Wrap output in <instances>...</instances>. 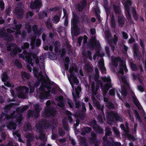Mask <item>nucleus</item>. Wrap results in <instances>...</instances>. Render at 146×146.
<instances>
[{"instance_id": "1", "label": "nucleus", "mask_w": 146, "mask_h": 146, "mask_svg": "<svg viewBox=\"0 0 146 146\" xmlns=\"http://www.w3.org/2000/svg\"><path fill=\"white\" fill-rule=\"evenodd\" d=\"M33 70L35 76L39 81H42L44 84L39 88V97L42 99H46L50 96V88L49 86H45L46 80L41 73V71H39L36 68H34Z\"/></svg>"}, {"instance_id": "2", "label": "nucleus", "mask_w": 146, "mask_h": 146, "mask_svg": "<svg viewBox=\"0 0 146 146\" xmlns=\"http://www.w3.org/2000/svg\"><path fill=\"white\" fill-rule=\"evenodd\" d=\"M77 71V69L75 67L72 66L70 67L69 70V72L70 73V76H68V78L70 84L74 90V88H75L76 96L73 92H72V95L74 98V100L75 102L76 107V108H78L80 106L79 102H77L76 100L77 98H79V92L81 90V88L79 86H77V88H76L79 83V81L76 77L74 76L75 72Z\"/></svg>"}, {"instance_id": "3", "label": "nucleus", "mask_w": 146, "mask_h": 146, "mask_svg": "<svg viewBox=\"0 0 146 146\" xmlns=\"http://www.w3.org/2000/svg\"><path fill=\"white\" fill-rule=\"evenodd\" d=\"M112 60L113 65L117 66L118 63L119 64V70L117 73V76L120 82H122L126 87H128V85L126 81V78L123 75V70L126 72L128 71L125 67V62L118 57L112 58Z\"/></svg>"}, {"instance_id": "4", "label": "nucleus", "mask_w": 146, "mask_h": 146, "mask_svg": "<svg viewBox=\"0 0 146 146\" xmlns=\"http://www.w3.org/2000/svg\"><path fill=\"white\" fill-rule=\"evenodd\" d=\"M21 27V25H18L15 26V28H12L13 31H12L10 29H7V33H6L4 32V30L3 29H0V37H4L5 39L8 40L10 41L13 39V37L11 35L10 33L13 32L15 31H16V35L17 37L19 35H20L21 36H23V37L25 36V33H24L22 34L19 31Z\"/></svg>"}, {"instance_id": "5", "label": "nucleus", "mask_w": 146, "mask_h": 146, "mask_svg": "<svg viewBox=\"0 0 146 146\" xmlns=\"http://www.w3.org/2000/svg\"><path fill=\"white\" fill-rule=\"evenodd\" d=\"M102 80L106 83L104 86L102 84H101V87L102 90L103 92V95L104 96V100L105 102H107L108 101V99L105 97V95L107 93V92L109 88L111 87V80L109 77L107 78L104 77L102 78Z\"/></svg>"}, {"instance_id": "6", "label": "nucleus", "mask_w": 146, "mask_h": 146, "mask_svg": "<svg viewBox=\"0 0 146 146\" xmlns=\"http://www.w3.org/2000/svg\"><path fill=\"white\" fill-rule=\"evenodd\" d=\"M19 98H25L29 92V88L25 86H20L16 88Z\"/></svg>"}, {"instance_id": "7", "label": "nucleus", "mask_w": 146, "mask_h": 146, "mask_svg": "<svg viewBox=\"0 0 146 146\" xmlns=\"http://www.w3.org/2000/svg\"><path fill=\"white\" fill-rule=\"evenodd\" d=\"M51 102L50 100L47 101L46 103L47 108H45L44 112L42 113V115L44 116H53L55 114L56 110L54 108L52 109H49L48 107L50 105Z\"/></svg>"}, {"instance_id": "8", "label": "nucleus", "mask_w": 146, "mask_h": 146, "mask_svg": "<svg viewBox=\"0 0 146 146\" xmlns=\"http://www.w3.org/2000/svg\"><path fill=\"white\" fill-rule=\"evenodd\" d=\"M7 50L8 51H11V55L12 54H16L17 52H21V51L15 44H7L6 45Z\"/></svg>"}, {"instance_id": "9", "label": "nucleus", "mask_w": 146, "mask_h": 146, "mask_svg": "<svg viewBox=\"0 0 146 146\" xmlns=\"http://www.w3.org/2000/svg\"><path fill=\"white\" fill-rule=\"evenodd\" d=\"M108 118L109 120L112 121L113 118H115L116 120L121 121L122 120V116L121 115L118 114L115 111H110L108 113Z\"/></svg>"}, {"instance_id": "10", "label": "nucleus", "mask_w": 146, "mask_h": 146, "mask_svg": "<svg viewBox=\"0 0 146 146\" xmlns=\"http://www.w3.org/2000/svg\"><path fill=\"white\" fill-rule=\"evenodd\" d=\"M92 98H95V96L98 98H99L100 96V94L98 93V90L99 89V86L98 85L95 86V82H92L91 83Z\"/></svg>"}, {"instance_id": "11", "label": "nucleus", "mask_w": 146, "mask_h": 146, "mask_svg": "<svg viewBox=\"0 0 146 146\" xmlns=\"http://www.w3.org/2000/svg\"><path fill=\"white\" fill-rule=\"evenodd\" d=\"M42 109V108L38 105H36L33 111H30L28 115L29 117H34L35 118H37L39 116V112Z\"/></svg>"}, {"instance_id": "12", "label": "nucleus", "mask_w": 146, "mask_h": 146, "mask_svg": "<svg viewBox=\"0 0 146 146\" xmlns=\"http://www.w3.org/2000/svg\"><path fill=\"white\" fill-rule=\"evenodd\" d=\"M31 54L28 53L26 51H24L23 52V54L21 55L20 57L22 58L23 60H25L27 63L31 66H33V64L32 62V59L31 58Z\"/></svg>"}, {"instance_id": "13", "label": "nucleus", "mask_w": 146, "mask_h": 146, "mask_svg": "<svg viewBox=\"0 0 146 146\" xmlns=\"http://www.w3.org/2000/svg\"><path fill=\"white\" fill-rule=\"evenodd\" d=\"M131 5V2L130 0H127L124 3L125 7V13L127 18L129 21H130L131 19V16L129 13V7Z\"/></svg>"}, {"instance_id": "14", "label": "nucleus", "mask_w": 146, "mask_h": 146, "mask_svg": "<svg viewBox=\"0 0 146 146\" xmlns=\"http://www.w3.org/2000/svg\"><path fill=\"white\" fill-rule=\"evenodd\" d=\"M23 7V5L22 3L18 4L15 10V12L17 15V17L19 19L22 18L23 14V11L22 8Z\"/></svg>"}, {"instance_id": "15", "label": "nucleus", "mask_w": 146, "mask_h": 146, "mask_svg": "<svg viewBox=\"0 0 146 146\" xmlns=\"http://www.w3.org/2000/svg\"><path fill=\"white\" fill-rule=\"evenodd\" d=\"M106 135H105L103 139L104 141V143L107 144L109 145H111L112 143L111 142H108L107 140V136H108L110 135L111 134V131L110 128L108 127H107L106 128Z\"/></svg>"}, {"instance_id": "16", "label": "nucleus", "mask_w": 146, "mask_h": 146, "mask_svg": "<svg viewBox=\"0 0 146 146\" xmlns=\"http://www.w3.org/2000/svg\"><path fill=\"white\" fill-rule=\"evenodd\" d=\"M78 22V20L77 16L74 15V17L72 21V33L73 32V31L77 30Z\"/></svg>"}, {"instance_id": "17", "label": "nucleus", "mask_w": 146, "mask_h": 146, "mask_svg": "<svg viewBox=\"0 0 146 146\" xmlns=\"http://www.w3.org/2000/svg\"><path fill=\"white\" fill-rule=\"evenodd\" d=\"M93 103V106L96 107L98 110H100L103 112L104 105H100V103L97 101L96 98H92Z\"/></svg>"}, {"instance_id": "18", "label": "nucleus", "mask_w": 146, "mask_h": 146, "mask_svg": "<svg viewBox=\"0 0 146 146\" xmlns=\"http://www.w3.org/2000/svg\"><path fill=\"white\" fill-rule=\"evenodd\" d=\"M42 6V3L40 0H35L34 2L32 1L30 4V7L32 9L40 8Z\"/></svg>"}, {"instance_id": "19", "label": "nucleus", "mask_w": 146, "mask_h": 146, "mask_svg": "<svg viewBox=\"0 0 146 146\" xmlns=\"http://www.w3.org/2000/svg\"><path fill=\"white\" fill-rule=\"evenodd\" d=\"M92 125L93 126V128L96 131L100 133H102L104 131L103 129L96 124V121L95 120H94L93 121Z\"/></svg>"}, {"instance_id": "20", "label": "nucleus", "mask_w": 146, "mask_h": 146, "mask_svg": "<svg viewBox=\"0 0 146 146\" xmlns=\"http://www.w3.org/2000/svg\"><path fill=\"white\" fill-rule=\"evenodd\" d=\"M91 46L94 47H96L97 48H99L100 47V44L98 41H97L96 40L95 37H92L90 41Z\"/></svg>"}, {"instance_id": "21", "label": "nucleus", "mask_w": 146, "mask_h": 146, "mask_svg": "<svg viewBox=\"0 0 146 146\" xmlns=\"http://www.w3.org/2000/svg\"><path fill=\"white\" fill-rule=\"evenodd\" d=\"M56 99L58 101V106L61 108H64V101L63 100V97L62 96L57 97L56 98Z\"/></svg>"}, {"instance_id": "22", "label": "nucleus", "mask_w": 146, "mask_h": 146, "mask_svg": "<svg viewBox=\"0 0 146 146\" xmlns=\"http://www.w3.org/2000/svg\"><path fill=\"white\" fill-rule=\"evenodd\" d=\"M35 61L36 64H38L40 62V68L41 71H44L45 68L44 66L43 61V60L41 59L40 58L36 57Z\"/></svg>"}, {"instance_id": "23", "label": "nucleus", "mask_w": 146, "mask_h": 146, "mask_svg": "<svg viewBox=\"0 0 146 146\" xmlns=\"http://www.w3.org/2000/svg\"><path fill=\"white\" fill-rule=\"evenodd\" d=\"M125 18L122 15H120L118 16L117 22L119 26L122 27L124 23Z\"/></svg>"}, {"instance_id": "24", "label": "nucleus", "mask_w": 146, "mask_h": 146, "mask_svg": "<svg viewBox=\"0 0 146 146\" xmlns=\"http://www.w3.org/2000/svg\"><path fill=\"white\" fill-rule=\"evenodd\" d=\"M36 127L37 128V129L36 130L37 131H39V132L40 136L39 138L40 139L43 141H46V139L45 138V136L44 134L41 131V129L43 128L42 126H41V128L40 129H38V125H36Z\"/></svg>"}, {"instance_id": "25", "label": "nucleus", "mask_w": 146, "mask_h": 146, "mask_svg": "<svg viewBox=\"0 0 146 146\" xmlns=\"http://www.w3.org/2000/svg\"><path fill=\"white\" fill-rule=\"evenodd\" d=\"M26 136V137L27 138V145L28 146H30L31 144L29 141L33 139L34 138V136L32 134L29 133H27Z\"/></svg>"}, {"instance_id": "26", "label": "nucleus", "mask_w": 146, "mask_h": 146, "mask_svg": "<svg viewBox=\"0 0 146 146\" xmlns=\"http://www.w3.org/2000/svg\"><path fill=\"white\" fill-rule=\"evenodd\" d=\"M91 130V129L90 127H84L81 129V134L83 135H85L87 133L90 132Z\"/></svg>"}, {"instance_id": "27", "label": "nucleus", "mask_w": 146, "mask_h": 146, "mask_svg": "<svg viewBox=\"0 0 146 146\" xmlns=\"http://www.w3.org/2000/svg\"><path fill=\"white\" fill-rule=\"evenodd\" d=\"M113 9L114 13L117 15H122L121 14V10L120 7L114 5H113Z\"/></svg>"}, {"instance_id": "28", "label": "nucleus", "mask_w": 146, "mask_h": 146, "mask_svg": "<svg viewBox=\"0 0 146 146\" xmlns=\"http://www.w3.org/2000/svg\"><path fill=\"white\" fill-rule=\"evenodd\" d=\"M86 5L85 0H83V1L78 5V10L81 11Z\"/></svg>"}, {"instance_id": "29", "label": "nucleus", "mask_w": 146, "mask_h": 146, "mask_svg": "<svg viewBox=\"0 0 146 146\" xmlns=\"http://www.w3.org/2000/svg\"><path fill=\"white\" fill-rule=\"evenodd\" d=\"M16 127V124H15L14 122L11 121L7 126L8 129L10 130H11L12 129L13 130L15 129Z\"/></svg>"}, {"instance_id": "30", "label": "nucleus", "mask_w": 146, "mask_h": 146, "mask_svg": "<svg viewBox=\"0 0 146 146\" xmlns=\"http://www.w3.org/2000/svg\"><path fill=\"white\" fill-rule=\"evenodd\" d=\"M99 64L102 73H105L106 72V69H105L103 61L101 60L99 62Z\"/></svg>"}, {"instance_id": "31", "label": "nucleus", "mask_w": 146, "mask_h": 146, "mask_svg": "<svg viewBox=\"0 0 146 146\" xmlns=\"http://www.w3.org/2000/svg\"><path fill=\"white\" fill-rule=\"evenodd\" d=\"M39 84V83L38 82H36L35 84H33L32 83H31V84H29V86L30 88V93H32L34 91V89L33 87V86H34L36 87L38 86Z\"/></svg>"}, {"instance_id": "32", "label": "nucleus", "mask_w": 146, "mask_h": 146, "mask_svg": "<svg viewBox=\"0 0 146 146\" xmlns=\"http://www.w3.org/2000/svg\"><path fill=\"white\" fill-rule=\"evenodd\" d=\"M37 27L36 25L33 26V31L35 33V35H37L38 36L39 35L41 34L42 33V31L37 30Z\"/></svg>"}, {"instance_id": "33", "label": "nucleus", "mask_w": 146, "mask_h": 146, "mask_svg": "<svg viewBox=\"0 0 146 146\" xmlns=\"http://www.w3.org/2000/svg\"><path fill=\"white\" fill-rule=\"evenodd\" d=\"M133 100L134 103L136 106L137 107L138 109L139 110H140L141 108V106L140 105L139 101H138L136 98L134 97L133 98Z\"/></svg>"}, {"instance_id": "34", "label": "nucleus", "mask_w": 146, "mask_h": 146, "mask_svg": "<svg viewBox=\"0 0 146 146\" xmlns=\"http://www.w3.org/2000/svg\"><path fill=\"white\" fill-rule=\"evenodd\" d=\"M63 11L64 12V16L65 17V19L64 21V25L65 26H67L68 24V21L67 18V15L66 13V11L64 9H63Z\"/></svg>"}, {"instance_id": "35", "label": "nucleus", "mask_w": 146, "mask_h": 146, "mask_svg": "<svg viewBox=\"0 0 146 146\" xmlns=\"http://www.w3.org/2000/svg\"><path fill=\"white\" fill-rule=\"evenodd\" d=\"M23 120V118L22 115H20L19 116L17 117L15 120L17 123H18L19 125H21L22 124L21 122Z\"/></svg>"}, {"instance_id": "36", "label": "nucleus", "mask_w": 146, "mask_h": 146, "mask_svg": "<svg viewBox=\"0 0 146 146\" xmlns=\"http://www.w3.org/2000/svg\"><path fill=\"white\" fill-rule=\"evenodd\" d=\"M84 69L88 72H91L92 70L91 66L89 64H87L84 67Z\"/></svg>"}, {"instance_id": "37", "label": "nucleus", "mask_w": 146, "mask_h": 146, "mask_svg": "<svg viewBox=\"0 0 146 146\" xmlns=\"http://www.w3.org/2000/svg\"><path fill=\"white\" fill-rule=\"evenodd\" d=\"M28 108V107L27 106H25L22 107H20L18 108L17 110L18 111L23 112L26 111Z\"/></svg>"}, {"instance_id": "38", "label": "nucleus", "mask_w": 146, "mask_h": 146, "mask_svg": "<svg viewBox=\"0 0 146 146\" xmlns=\"http://www.w3.org/2000/svg\"><path fill=\"white\" fill-rule=\"evenodd\" d=\"M110 24L111 26L113 28H115V27L116 24L115 23V19L114 18V17L112 16L111 18Z\"/></svg>"}, {"instance_id": "39", "label": "nucleus", "mask_w": 146, "mask_h": 146, "mask_svg": "<svg viewBox=\"0 0 146 146\" xmlns=\"http://www.w3.org/2000/svg\"><path fill=\"white\" fill-rule=\"evenodd\" d=\"M31 128V125L29 123H26L24 125V130L25 131L30 130Z\"/></svg>"}, {"instance_id": "40", "label": "nucleus", "mask_w": 146, "mask_h": 146, "mask_svg": "<svg viewBox=\"0 0 146 146\" xmlns=\"http://www.w3.org/2000/svg\"><path fill=\"white\" fill-rule=\"evenodd\" d=\"M21 74L23 78H25L27 79H29L30 78V75L25 72H22Z\"/></svg>"}, {"instance_id": "41", "label": "nucleus", "mask_w": 146, "mask_h": 146, "mask_svg": "<svg viewBox=\"0 0 146 146\" xmlns=\"http://www.w3.org/2000/svg\"><path fill=\"white\" fill-rule=\"evenodd\" d=\"M139 46L137 44H135L133 46V48L134 50V53L136 56L137 55V50L139 49Z\"/></svg>"}, {"instance_id": "42", "label": "nucleus", "mask_w": 146, "mask_h": 146, "mask_svg": "<svg viewBox=\"0 0 146 146\" xmlns=\"http://www.w3.org/2000/svg\"><path fill=\"white\" fill-rule=\"evenodd\" d=\"M36 37L35 36H33L31 38V44L32 46V48H33L35 47V39Z\"/></svg>"}, {"instance_id": "43", "label": "nucleus", "mask_w": 146, "mask_h": 146, "mask_svg": "<svg viewBox=\"0 0 146 146\" xmlns=\"http://www.w3.org/2000/svg\"><path fill=\"white\" fill-rule=\"evenodd\" d=\"M2 80L3 82H5L7 80L8 78V77L7 75V73L6 72H4L2 75Z\"/></svg>"}, {"instance_id": "44", "label": "nucleus", "mask_w": 146, "mask_h": 146, "mask_svg": "<svg viewBox=\"0 0 146 146\" xmlns=\"http://www.w3.org/2000/svg\"><path fill=\"white\" fill-rule=\"evenodd\" d=\"M14 63L15 65L18 67L19 68H21L22 66L21 65V63L19 60H15L14 62Z\"/></svg>"}, {"instance_id": "45", "label": "nucleus", "mask_w": 146, "mask_h": 146, "mask_svg": "<svg viewBox=\"0 0 146 146\" xmlns=\"http://www.w3.org/2000/svg\"><path fill=\"white\" fill-rule=\"evenodd\" d=\"M104 55V53H100V52L99 51H97L95 54L93 56V59L94 60L96 59V56H103Z\"/></svg>"}, {"instance_id": "46", "label": "nucleus", "mask_w": 146, "mask_h": 146, "mask_svg": "<svg viewBox=\"0 0 146 146\" xmlns=\"http://www.w3.org/2000/svg\"><path fill=\"white\" fill-rule=\"evenodd\" d=\"M13 134L14 135H16L19 138V140L20 142H23L22 140V139L20 137V134L18 133V132L16 131L15 132L13 133Z\"/></svg>"}, {"instance_id": "47", "label": "nucleus", "mask_w": 146, "mask_h": 146, "mask_svg": "<svg viewBox=\"0 0 146 146\" xmlns=\"http://www.w3.org/2000/svg\"><path fill=\"white\" fill-rule=\"evenodd\" d=\"M60 17L58 16L55 15L53 18V22L54 23L56 24L59 21Z\"/></svg>"}, {"instance_id": "48", "label": "nucleus", "mask_w": 146, "mask_h": 146, "mask_svg": "<svg viewBox=\"0 0 146 146\" xmlns=\"http://www.w3.org/2000/svg\"><path fill=\"white\" fill-rule=\"evenodd\" d=\"M66 113L68 115V119L69 120L70 122V123L72 122V120L71 116L72 114L71 113L70 111H66Z\"/></svg>"}, {"instance_id": "49", "label": "nucleus", "mask_w": 146, "mask_h": 146, "mask_svg": "<svg viewBox=\"0 0 146 146\" xmlns=\"http://www.w3.org/2000/svg\"><path fill=\"white\" fill-rule=\"evenodd\" d=\"M105 105L108 108L110 109H112L114 107L113 104L110 102L106 103Z\"/></svg>"}, {"instance_id": "50", "label": "nucleus", "mask_w": 146, "mask_h": 146, "mask_svg": "<svg viewBox=\"0 0 146 146\" xmlns=\"http://www.w3.org/2000/svg\"><path fill=\"white\" fill-rule=\"evenodd\" d=\"M130 65L133 70H136L137 68L138 67L132 62H130Z\"/></svg>"}, {"instance_id": "51", "label": "nucleus", "mask_w": 146, "mask_h": 146, "mask_svg": "<svg viewBox=\"0 0 146 146\" xmlns=\"http://www.w3.org/2000/svg\"><path fill=\"white\" fill-rule=\"evenodd\" d=\"M126 88L125 86L123 87L122 90L121 94L122 95L125 96L127 95V92L126 89Z\"/></svg>"}, {"instance_id": "52", "label": "nucleus", "mask_w": 146, "mask_h": 146, "mask_svg": "<svg viewBox=\"0 0 146 146\" xmlns=\"http://www.w3.org/2000/svg\"><path fill=\"white\" fill-rule=\"evenodd\" d=\"M59 43L58 41H56L54 44V46L55 50H57L58 49V47L59 45Z\"/></svg>"}, {"instance_id": "53", "label": "nucleus", "mask_w": 146, "mask_h": 146, "mask_svg": "<svg viewBox=\"0 0 146 146\" xmlns=\"http://www.w3.org/2000/svg\"><path fill=\"white\" fill-rule=\"evenodd\" d=\"M135 117L138 119V120L139 121H140V118L139 115L137 111L135 110Z\"/></svg>"}, {"instance_id": "54", "label": "nucleus", "mask_w": 146, "mask_h": 146, "mask_svg": "<svg viewBox=\"0 0 146 146\" xmlns=\"http://www.w3.org/2000/svg\"><path fill=\"white\" fill-rule=\"evenodd\" d=\"M63 125L64 127V129L66 130H68L69 129V128L68 127L67 122L64 120H63Z\"/></svg>"}, {"instance_id": "55", "label": "nucleus", "mask_w": 146, "mask_h": 146, "mask_svg": "<svg viewBox=\"0 0 146 146\" xmlns=\"http://www.w3.org/2000/svg\"><path fill=\"white\" fill-rule=\"evenodd\" d=\"M0 8L1 10H3L5 8L4 3L3 1H0Z\"/></svg>"}, {"instance_id": "56", "label": "nucleus", "mask_w": 146, "mask_h": 146, "mask_svg": "<svg viewBox=\"0 0 146 146\" xmlns=\"http://www.w3.org/2000/svg\"><path fill=\"white\" fill-rule=\"evenodd\" d=\"M4 84L5 86L8 87H11L13 88L14 86L13 84H11V83L8 82H4Z\"/></svg>"}, {"instance_id": "57", "label": "nucleus", "mask_w": 146, "mask_h": 146, "mask_svg": "<svg viewBox=\"0 0 146 146\" xmlns=\"http://www.w3.org/2000/svg\"><path fill=\"white\" fill-rule=\"evenodd\" d=\"M113 132L115 133V134H116V135L117 136H118L119 135V131L118 129H117L116 128L114 127H113Z\"/></svg>"}, {"instance_id": "58", "label": "nucleus", "mask_w": 146, "mask_h": 146, "mask_svg": "<svg viewBox=\"0 0 146 146\" xmlns=\"http://www.w3.org/2000/svg\"><path fill=\"white\" fill-rule=\"evenodd\" d=\"M85 56L87 57H88L90 60L92 59V56H91V53L89 51L87 52L85 54Z\"/></svg>"}, {"instance_id": "59", "label": "nucleus", "mask_w": 146, "mask_h": 146, "mask_svg": "<svg viewBox=\"0 0 146 146\" xmlns=\"http://www.w3.org/2000/svg\"><path fill=\"white\" fill-rule=\"evenodd\" d=\"M139 41L140 45L143 48L142 52L143 53H144V51L145 50L144 49V44L143 42L142 41V40L141 39H140L139 40Z\"/></svg>"}, {"instance_id": "60", "label": "nucleus", "mask_w": 146, "mask_h": 146, "mask_svg": "<svg viewBox=\"0 0 146 146\" xmlns=\"http://www.w3.org/2000/svg\"><path fill=\"white\" fill-rule=\"evenodd\" d=\"M106 37L107 40L109 42H110V41H111V35L110 33H108L106 34Z\"/></svg>"}, {"instance_id": "61", "label": "nucleus", "mask_w": 146, "mask_h": 146, "mask_svg": "<svg viewBox=\"0 0 146 146\" xmlns=\"http://www.w3.org/2000/svg\"><path fill=\"white\" fill-rule=\"evenodd\" d=\"M122 48H123V51L124 54L126 53V52L128 48L127 46H125V45H123L122 46Z\"/></svg>"}, {"instance_id": "62", "label": "nucleus", "mask_w": 146, "mask_h": 146, "mask_svg": "<svg viewBox=\"0 0 146 146\" xmlns=\"http://www.w3.org/2000/svg\"><path fill=\"white\" fill-rule=\"evenodd\" d=\"M5 116L7 119H8L9 118L13 119L14 117V115L13 113H12L10 115H5Z\"/></svg>"}, {"instance_id": "63", "label": "nucleus", "mask_w": 146, "mask_h": 146, "mask_svg": "<svg viewBox=\"0 0 146 146\" xmlns=\"http://www.w3.org/2000/svg\"><path fill=\"white\" fill-rule=\"evenodd\" d=\"M26 15L27 17H32L33 15V14L31 11H29L27 13Z\"/></svg>"}, {"instance_id": "64", "label": "nucleus", "mask_w": 146, "mask_h": 146, "mask_svg": "<svg viewBox=\"0 0 146 146\" xmlns=\"http://www.w3.org/2000/svg\"><path fill=\"white\" fill-rule=\"evenodd\" d=\"M132 14L133 15V17L134 18V19L135 20H137V14H136V13L135 12V11L134 9H133L132 10Z\"/></svg>"}]
</instances>
